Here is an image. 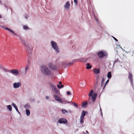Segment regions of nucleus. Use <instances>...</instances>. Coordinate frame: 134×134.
I'll return each instance as SVG.
<instances>
[{
	"label": "nucleus",
	"mask_w": 134,
	"mask_h": 134,
	"mask_svg": "<svg viewBox=\"0 0 134 134\" xmlns=\"http://www.w3.org/2000/svg\"><path fill=\"white\" fill-rule=\"evenodd\" d=\"M1 69H2L4 71L6 72H10V71L9 70H8L5 68L4 66H2L1 68Z\"/></svg>",
	"instance_id": "nucleus-15"
},
{
	"label": "nucleus",
	"mask_w": 134,
	"mask_h": 134,
	"mask_svg": "<svg viewBox=\"0 0 134 134\" xmlns=\"http://www.w3.org/2000/svg\"><path fill=\"white\" fill-rule=\"evenodd\" d=\"M62 113L63 114H65V113H67L68 112L67 110H66L64 109H63L62 110Z\"/></svg>",
	"instance_id": "nucleus-31"
},
{
	"label": "nucleus",
	"mask_w": 134,
	"mask_h": 134,
	"mask_svg": "<svg viewBox=\"0 0 134 134\" xmlns=\"http://www.w3.org/2000/svg\"><path fill=\"white\" fill-rule=\"evenodd\" d=\"M7 108L10 111H11L12 110V107L10 105H7Z\"/></svg>",
	"instance_id": "nucleus-26"
},
{
	"label": "nucleus",
	"mask_w": 134,
	"mask_h": 134,
	"mask_svg": "<svg viewBox=\"0 0 134 134\" xmlns=\"http://www.w3.org/2000/svg\"><path fill=\"white\" fill-rule=\"evenodd\" d=\"M49 67L51 69L53 70H55L56 68V65L52 63H50L49 65Z\"/></svg>",
	"instance_id": "nucleus-13"
},
{
	"label": "nucleus",
	"mask_w": 134,
	"mask_h": 134,
	"mask_svg": "<svg viewBox=\"0 0 134 134\" xmlns=\"http://www.w3.org/2000/svg\"><path fill=\"white\" fill-rule=\"evenodd\" d=\"M10 72L12 73L13 75H16L19 74V72L18 70L16 69H14L11 70Z\"/></svg>",
	"instance_id": "nucleus-10"
},
{
	"label": "nucleus",
	"mask_w": 134,
	"mask_h": 134,
	"mask_svg": "<svg viewBox=\"0 0 134 134\" xmlns=\"http://www.w3.org/2000/svg\"><path fill=\"white\" fill-rule=\"evenodd\" d=\"M59 83L60 85H62V82L61 81L59 82Z\"/></svg>",
	"instance_id": "nucleus-45"
},
{
	"label": "nucleus",
	"mask_w": 134,
	"mask_h": 134,
	"mask_svg": "<svg viewBox=\"0 0 134 134\" xmlns=\"http://www.w3.org/2000/svg\"><path fill=\"white\" fill-rule=\"evenodd\" d=\"M63 65H66L65 63L64 62L63 63Z\"/></svg>",
	"instance_id": "nucleus-47"
},
{
	"label": "nucleus",
	"mask_w": 134,
	"mask_h": 134,
	"mask_svg": "<svg viewBox=\"0 0 134 134\" xmlns=\"http://www.w3.org/2000/svg\"><path fill=\"white\" fill-rule=\"evenodd\" d=\"M49 85L52 87V90L53 91L54 93H58V91L56 88V87L52 83H49Z\"/></svg>",
	"instance_id": "nucleus-7"
},
{
	"label": "nucleus",
	"mask_w": 134,
	"mask_h": 134,
	"mask_svg": "<svg viewBox=\"0 0 134 134\" xmlns=\"http://www.w3.org/2000/svg\"><path fill=\"white\" fill-rule=\"evenodd\" d=\"M128 78L129 79L130 81L131 84L132 86L133 87V76L132 75L131 73H130L129 74Z\"/></svg>",
	"instance_id": "nucleus-9"
},
{
	"label": "nucleus",
	"mask_w": 134,
	"mask_h": 134,
	"mask_svg": "<svg viewBox=\"0 0 134 134\" xmlns=\"http://www.w3.org/2000/svg\"><path fill=\"white\" fill-rule=\"evenodd\" d=\"M109 80L108 79V80L107 81L105 82V84L104 85V87H103V90H104V88H105V86H106V85L108 83V82H109Z\"/></svg>",
	"instance_id": "nucleus-28"
},
{
	"label": "nucleus",
	"mask_w": 134,
	"mask_h": 134,
	"mask_svg": "<svg viewBox=\"0 0 134 134\" xmlns=\"http://www.w3.org/2000/svg\"><path fill=\"white\" fill-rule=\"evenodd\" d=\"M86 111L83 110L81 114L80 117L84 118L85 116L86 115Z\"/></svg>",
	"instance_id": "nucleus-16"
},
{
	"label": "nucleus",
	"mask_w": 134,
	"mask_h": 134,
	"mask_svg": "<svg viewBox=\"0 0 134 134\" xmlns=\"http://www.w3.org/2000/svg\"><path fill=\"white\" fill-rule=\"evenodd\" d=\"M98 54L99 57L100 58H103L107 56L106 52L104 51H101L99 52Z\"/></svg>",
	"instance_id": "nucleus-5"
},
{
	"label": "nucleus",
	"mask_w": 134,
	"mask_h": 134,
	"mask_svg": "<svg viewBox=\"0 0 134 134\" xmlns=\"http://www.w3.org/2000/svg\"><path fill=\"white\" fill-rule=\"evenodd\" d=\"M41 71L44 75L49 76L52 75V73L46 65H42L40 66Z\"/></svg>",
	"instance_id": "nucleus-1"
},
{
	"label": "nucleus",
	"mask_w": 134,
	"mask_h": 134,
	"mask_svg": "<svg viewBox=\"0 0 134 134\" xmlns=\"http://www.w3.org/2000/svg\"><path fill=\"white\" fill-rule=\"evenodd\" d=\"M49 98V97L48 96H46V99H48Z\"/></svg>",
	"instance_id": "nucleus-43"
},
{
	"label": "nucleus",
	"mask_w": 134,
	"mask_h": 134,
	"mask_svg": "<svg viewBox=\"0 0 134 134\" xmlns=\"http://www.w3.org/2000/svg\"><path fill=\"white\" fill-rule=\"evenodd\" d=\"M112 37L114 39V40H115V41H118V40L115 38L114 37L112 36Z\"/></svg>",
	"instance_id": "nucleus-40"
},
{
	"label": "nucleus",
	"mask_w": 134,
	"mask_h": 134,
	"mask_svg": "<svg viewBox=\"0 0 134 134\" xmlns=\"http://www.w3.org/2000/svg\"><path fill=\"white\" fill-rule=\"evenodd\" d=\"M60 103L62 104H65V103H71L70 102H68L65 100H61V101L60 102Z\"/></svg>",
	"instance_id": "nucleus-23"
},
{
	"label": "nucleus",
	"mask_w": 134,
	"mask_h": 134,
	"mask_svg": "<svg viewBox=\"0 0 134 134\" xmlns=\"http://www.w3.org/2000/svg\"><path fill=\"white\" fill-rule=\"evenodd\" d=\"M86 133H88V131H87L86 130Z\"/></svg>",
	"instance_id": "nucleus-51"
},
{
	"label": "nucleus",
	"mask_w": 134,
	"mask_h": 134,
	"mask_svg": "<svg viewBox=\"0 0 134 134\" xmlns=\"http://www.w3.org/2000/svg\"><path fill=\"white\" fill-rule=\"evenodd\" d=\"M1 26V27H2L3 28L5 29L8 30L11 33H12L14 35H15L16 36H18L16 34H15L14 32L12 30H11V29H10L9 28H8L7 27H5V26Z\"/></svg>",
	"instance_id": "nucleus-12"
},
{
	"label": "nucleus",
	"mask_w": 134,
	"mask_h": 134,
	"mask_svg": "<svg viewBox=\"0 0 134 134\" xmlns=\"http://www.w3.org/2000/svg\"><path fill=\"white\" fill-rule=\"evenodd\" d=\"M132 54H134V51H133L132 52Z\"/></svg>",
	"instance_id": "nucleus-52"
},
{
	"label": "nucleus",
	"mask_w": 134,
	"mask_h": 134,
	"mask_svg": "<svg viewBox=\"0 0 134 134\" xmlns=\"http://www.w3.org/2000/svg\"><path fill=\"white\" fill-rule=\"evenodd\" d=\"M71 103L72 104H73L74 105V106H75V107H76L77 108L78 107L76 103H74V102H71Z\"/></svg>",
	"instance_id": "nucleus-35"
},
{
	"label": "nucleus",
	"mask_w": 134,
	"mask_h": 134,
	"mask_svg": "<svg viewBox=\"0 0 134 134\" xmlns=\"http://www.w3.org/2000/svg\"><path fill=\"white\" fill-rule=\"evenodd\" d=\"M118 62V59H116L115 60H114V62L113 63V65H114V64Z\"/></svg>",
	"instance_id": "nucleus-34"
},
{
	"label": "nucleus",
	"mask_w": 134,
	"mask_h": 134,
	"mask_svg": "<svg viewBox=\"0 0 134 134\" xmlns=\"http://www.w3.org/2000/svg\"><path fill=\"white\" fill-rule=\"evenodd\" d=\"M111 76L112 75L111 72L110 71L108 72L107 75V77L108 79H110L111 78Z\"/></svg>",
	"instance_id": "nucleus-18"
},
{
	"label": "nucleus",
	"mask_w": 134,
	"mask_h": 134,
	"mask_svg": "<svg viewBox=\"0 0 134 134\" xmlns=\"http://www.w3.org/2000/svg\"><path fill=\"white\" fill-rule=\"evenodd\" d=\"M94 18L96 20V21L97 22V23L98 24H99V21L98 20V19H97V18L95 17V16H94Z\"/></svg>",
	"instance_id": "nucleus-37"
},
{
	"label": "nucleus",
	"mask_w": 134,
	"mask_h": 134,
	"mask_svg": "<svg viewBox=\"0 0 134 134\" xmlns=\"http://www.w3.org/2000/svg\"><path fill=\"white\" fill-rule=\"evenodd\" d=\"M99 107H100V111L101 112H102V109H101V107H100V104H99Z\"/></svg>",
	"instance_id": "nucleus-41"
},
{
	"label": "nucleus",
	"mask_w": 134,
	"mask_h": 134,
	"mask_svg": "<svg viewBox=\"0 0 134 134\" xmlns=\"http://www.w3.org/2000/svg\"><path fill=\"white\" fill-rule=\"evenodd\" d=\"M24 17L27 20L28 19V18L29 17V16L25 14L24 15Z\"/></svg>",
	"instance_id": "nucleus-33"
},
{
	"label": "nucleus",
	"mask_w": 134,
	"mask_h": 134,
	"mask_svg": "<svg viewBox=\"0 0 134 134\" xmlns=\"http://www.w3.org/2000/svg\"><path fill=\"white\" fill-rule=\"evenodd\" d=\"M26 115L27 116H29L30 114V111L28 109H26Z\"/></svg>",
	"instance_id": "nucleus-25"
},
{
	"label": "nucleus",
	"mask_w": 134,
	"mask_h": 134,
	"mask_svg": "<svg viewBox=\"0 0 134 134\" xmlns=\"http://www.w3.org/2000/svg\"><path fill=\"white\" fill-rule=\"evenodd\" d=\"M12 105L13 107L15 109L16 108H17L15 104H14L13 103H12L11 104Z\"/></svg>",
	"instance_id": "nucleus-32"
},
{
	"label": "nucleus",
	"mask_w": 134,
	"mask_h": 134,
	"mask_svg": "<svg viewBox=\"0 0 134 134\" xmlns=\"http://www.w3.org/2000/svg\"><path fill=\"white\" fill-rule=\"evenodd\" d=\"M19 39L22 41L23 44L25 46V49L28 53L31 54L33 49L31 48V44L27 43L25 40L20 37L19 38Z\"/></svg>",
	"instance_id": "nucleus-2"
},
{
	"label": "nucleus",
	"mask_w": 134,
	"mask_h": 134,
	"mask_svg": "<svg viewBox=\"0 0 134 134\" xmlns=\"http://www.w3.org/2000/svg\"><path fill=\"white\" fill-rule=\"evenodd\" d=\"M87 66L86 67V68L87 69H91L92 68V66L90 65L89 63H87L86 64Z\"/></svg>",
	"instance_id": "nucleus-24"
},
{
	"label": "nucleus",
	"mask_w": 134,
	"mask_h": 134,
	"mask_svg": "<svg viewBox=\"0 0 134 134\" xmlns=\"http://www.w3.org/2000/svg\"><path fill=\"white\" fill-rule=\"evenodd\" d=\"M93 90H91L88 94V96L90 97H91L93 102H94L95 101L97 94L96 93H94L93 96H92V95L93 94Z\"/></svg>",
	"instance_id": "nucleus-4"
},
{
	"label": "nucleus",
	"mask_w": 134,
	"mask_h": 134,
	"mask_svg": "<svg viewBox=\"0 0 134 134\" xmlns=\"http://www.w3.org/2000/svg\"><path fill=\"white\" fill-rule=\"evenodd\" d=\"M58 122L60 124H66L67 122V120L65 119L62 118L58 121Z\"/></svg>",
	"instance_id": "nucleus-6"
},
{
	"label": "nucleus",
	"mask_w": 134,
	"mask_h": 134,
	"mask_svg": "<svg viewBox=\"0 0 134 134\" xmlns=\"http://www.w3.org/2000/svg\"><path fill=\"white\" fill-rule=\"evenodd\" d=\"M74 2L75 3V5H76L77 4V0H74Z\"/></svg>",
	"instance_id": "nucleus-36"
},
{
	"label": "nucleus",
	"mask_w": 134,
	"mask_h": 134,
	"mask_svg": "<svg viewBox=\"0 0 134 134\" xmlns=\"http://www.w3.org/2000/svg\"><path fill=\"white\" fill-rule=\"evenodd\" d=\"M66 94L68 95H70L71 94V92L69 91H67L66 92Z\"/></svg>",
	"instance_id": "nucleus-38"
},
{
	"label": "nucleus",
	"mask_w": 134,
	"mask_h": 134,
	"mask_svg": "<svg viewBox=\"0 0 134 134\" xmlns=\"http://www.w3.org/2000/svg\"><path fill=\"white\" fill-rule=\"evenodd\" d=\"M70 5L69 1H67L65 3L64 7L65 9L66 10H68L69 9Z\"/></svg>",
	"instance_id": "nucleus-11"
},
{
	"label": "nucleus",
	"mask_w": 134,
	"mask_h": 134,
	"mask_svg": "<svg viewBox=\"0 0 134 134\" xmlns=\"http://www.w3.org/2000/svg\"><path fill=\"white\" fill-rule=\"evenodd\" d=\"M18 113H19V114H20V112H19V111H18Z\"/></svg>",
	"instance_id": "nucleus-54"
},
{
	"label": "nucleus",
	"mask_w": 134,
	"mask_h": 134,
	"mask_svg": "<svg viewBox=\"0 0 134 134\" xmlns=\"http://www.w3.org/2000/svg\"><path fill=\"white\" fill-rule=\"evenodd\" d=\"M104 78H103L102 79V80L101 85V86H103V85H104Z\"/></svg>",
	"instance_id": "nucleus-29"
},
{
	"label": "nucleus",
	"mask_w": 134,
	"mask_h": 134,
	"mask_svg": "<svg viewBox=\"0 0 134 134\" xmlns=\"http://www.w3.org/2000/svg\"><path fill=\"white\" fill-rule=\"evenodd\" d=\"M29 68L28 66H27L25 69V72H26L28 70Z\"/></svg>",
	"instance_id": "nucleus-39"
},
{
	"label": "nucleus",
	"mask_w": 134,
	"mask_h": 134,
	"mask_svg": "<svg viewBox=\"0 0 134 134\" xmlns=\"http://www.w3.org/2000/svg\"><path fill=\"white\" fill-rule=\"evenodd\" d=\"M21 83L20 82H15L13 84V87L15 89L19 88L21 86Z\"/></svg>",
	"instance_id": "nucleus-8"
},
{
	"label": "nucleus",
	"mask_w": 134,
	"mask_h": 134,
	"mask_svg": "<svg viewBox=\"0 0 134 134\" xmlns=\"http://www.w3.org/2000/svg\"><path fill=\"white\" fill-rule=\"evenodd\" d=\"M76 60H74L72 62L68 63L66 65L67 66H69L72 65L76 61Z\"/></svg>",
	"instance_id": "nucleus-21"
},
{
	"label": "nucleus",
	"mask_w": 134,
	"mask_h": 134,
	"mask_svg": "<svg viewBox=\"0 0 134 134\" xmlns=\"http://www.w3.org/2000/svg\"><path fill=\"white\" fill-rule=\"evenodd\" d=\"M2 18V16L0 15V18Z\"/></svg>",
	"instance_id": "nucleus-53"
},
{
	"label": "nucleus",
	"mask_w": 134,
	"mask_h": 134,
	"mask_svg": "<svg viewBox=\"0 0 134 134\" xmlns=\"http://www.w3.org/2000/svg\"><path fill=\"white\" fill-rule=\"evenodd\" d=\"M57 87L59 89H60L61 88H63L64 87V86L63 85H61L60 86L59 85H57Z\"/></svg>",
	"instance_id": "nucleus-30"
},
{
	"label": "nucleus",
	"mask_w": 134,
	"mask_h": 134,
	"mask_svg": "<svg viewBox=\"0 0 134 134\" xmlns=\"http://www.w3.org/2000/svg\"><path fill=\"white\" fill-rule=\"evenodd\" d=\"M51 47L55 51L56 54H58L60 52L59 48L56 42L55 41H52L50 42Z\"/></svg>",
	"instance_id": "nucleus-3"
},
{
	"label": "nucleus",
	"mask_w": 134,
	"mask_h": 134,
	"mask_svg": "<svg viewBox=\"0 0 134 134\" xmlns=\"http://www.w3.org/2000/svg\"><path fill=\"white\" fill-rule=\"evenodd\" d=\"M24 108L26 109H28L29 108H30V105L28 104H27L24 105Z\"/></svg>",
	"instance_id": "nucleus-19"
},
{
	"label": "nucleus",
	"mask_w": 134,
	"mask_h": 134,
	"mask_svg": "<svg viewBox=\"0 0 134 134\" xmlns=\"http://www.w3.org/2000/svg\"><path fill=\"white\" fill-rule=\"evenodd\" d=\"M4 6H5V7L6 8H7V7L6 5H5V4H4Z\"/></svg>",
	"instance_id": "nucleus-50"
},
{
	"label": "nucleus",
	"mask_w": 134,
	"mask_h": 134,
	"mask_svg": "<svg viewBox=\"0 0 134 134\" xmlns=\"http://www.w3.org/2000/svg\"><path fill=\"white\" fill-rule=\"evenodd\" d=\"M93 71L95 74H97L100 73V71L98 69H93Z\"/></svg>",
	"instance_id": "nucleus-17"
},
{
	"label": "nucleus",
	"mask_w": 134,
	"mask_h": 134,
	"mask_svg": "<svg viewBox=\"0 0 134 134\" xmlns=\"http://www.w3.org/2000/svg\"><path fill=\"white\" fill-rule=\"evenodd\" d=\"M2 66L0 64V68H1Z\"/></svg>",
	"instance_id": "nucleus-49"
},
{
	"label": "nucleus",
	"mask_w": 134,
	"mask_h": 134,
	"mask_svg": "<svg viewBox=\"0 0 134 134\" xmlns=\"http://www.w3.org/2000/svg\"><path fill=\"white\" fill-rule=\"evenodd\" d=\"M55 99L59 102L61 101V99L59 97L56 95H53Z\"/></svg>",
	"instance_id": "nucleus-14"
},
{
	"label": "nucleus",
	"mask_w": 134,
	"mask_h": 134,
	"mask_svg": "<svg viewBox=\"0 0 134 134\" xmlns=\"http://www.w3.org/2000/svg\"><path fill=\"white\" fill-rule=\"evenodd\" d=\"M23 29L24 30H27L29 29V28L28 27V26L27 25H24L23 26Z\"/></svg>",
	"instance_id": "nucleus-27"
},
{
	"label": "nucleus",
	"mask_w": 134,
	"mask_h": 134,
	"mask_svg": "<svg viewBox=\"0 0 134 134\" xmlns=\"http://www.w3.org/2000/svg\"><path fill=\"white\" fill-rule=\"evenodd\" d=\"M98 78V77H97V79Z\"/></svg>",
	"instance_id": "nucleus-55"
},
{
	"label": "nucleus",
	"mask_w": 134,
	"mask_h": 134,
	"mask_svg": "<svg viewBox=\"0 0 134 134\" xmlns=\"http://www.w3.org/2000/svg\"><path fill=\"white\" fill-rule=\"evenodd\" d=\"M118 46H119L120 48H121L122 49V51H124V50L120 46V45H118Z\"/></svg>",
	"instance_id": "nucleus-42"
},
{
	"label": "nucleus",
	"mask_w": 134,
	"mask_h": 134,
	"mask_svg": "<svg viewBox=\"0 0 134 134\" xmlns=\"http://www.w3.org/2000/svg\"><path fill=\"white\" fill-rule=\"evenodd\" d=\"M132 56H133V55L132 54Z\"/></svg>",
	"instance_id": "nucleus-57"
},
{
	"label": "nucleus",
	"mask_w": 134,
	"mask_h": 134,
	"mask_svg": "<svg viewBox=\"0 0 134 134\" xmlns=\"http://www.w3.org/2000/svg\"><path fill=\"white\" fill-rule=\"evenodd\" d=\"M15 109H16V111L17 112H18V111H19V110H18V109L17 108H16Z\"/></svg>",
	"instance_id": "nucleus-44"
},
{
	"label": "nucleus",
	"mask_w": 134,
	"mask_h": 134,
	"mask_svg": "<svg viewBox=\"0 0 134 134\" xmlns=\"http://www.w3.org/2000/svg\"><path fill=\"white\" fill-rule=\"evenodd\" d=\"M1 2V1L0 0V2Z\"/></svg>",
	"instance_id": "nucleus-56"
},
{
	"label": "nucleus",
	"mask_w": 134,
	"mask_h": 134,
	"mask_svg": "<svg viewBox=\"0 0 134 134\" xmlns=\"http://www.w3.org/2000/svg\"><path fill=\"white\" fill-rule=\"evenodd\" d=\"M126 53H130V52H127V51H125V50L124 51Z\"/></svg>",
	"instance_id": "nucleus-46"
},
{
	"label": "nucleus",
	"mask_w": 134,
	"mask_h": 134,
	"mask_svg": "<svg viewBox=\"0 0 134 134\" xmlns=\"http://www.w3.org/2000/svg\"><path fill=\"white\" fill-rule=\"evenodd\" d=\"M101 116H103V113H102V112H101Z\"/></svg>",
	"instance_id": "nucleus-48"
},
{
	"label": "nucleus",
	"mask_w": 134,
	"mask_h": 134,
	"mask_svg": "<svg viewBox=\"0 0 134 134\" xmlns=\"http://www.w3.org/2000/svg\"><path fill=\"white\" fill-rule=\"evenodd\" d=\"M87 104V101H85L82 104V107H85Z\"/></svg>",
	"instance_id": "nucleus-22"
},
{
	"label": "nucleus",
	"mask_w": 134,
	"mask_h": 134,
	"mask_svg": "<svg viewBox=\"0 0 134 134\" xmlns=\"http://www.w3.org/2000/svg\"><path fill=\"white\" fill-rule=\"evenodd\" d=\"M84 118L80 117V123L81 124V125H82L83 123L84 122Z\"/></svg>",
	"instance_id": "nucleus-20"
}]
</instances>
